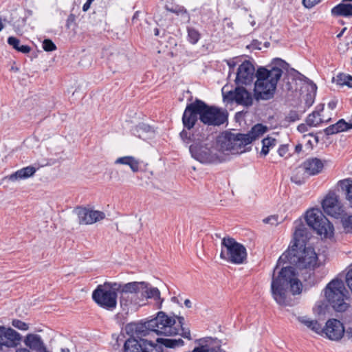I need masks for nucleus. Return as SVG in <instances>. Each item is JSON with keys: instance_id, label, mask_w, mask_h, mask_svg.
<instances>
[{"instance_id": "obj_11", "label": "nucleus", "mask_w": 352, "mask_h": 352, "mask_svg": "<svg viewBox=\"0 0 352 352\" xmlns=\"http://www.w3.org/2000/svg\"><path fill=\"white\" fill-rule=\"evenodd\" d=\"M139 339L130 338L124 344V352H162V348L154 342L138 336Z\"/></svg>"}, {"instance_id": "obj_64", "label": "nucleus", "mask_w": 352, "mask_h": 352, "mask_svg": "<svg viewBox=\"0 0 352 352\" xmlns=\"http://www.w3.org/2000/svg\"><path fill=\"white\" fill-rule=\"evenodd\" d=\"M340 36H342L341 33L338 35V37Z\"/></svg>"}, {"instance_id": "obj_27", "label": "nucleus", "mask_w": 352, "mask_h": 352, "mask_svg": "<svg viewBox=\"0 0 352 352\" xmlns=\"http://www.w3.org/2000/svg\"><path fill=\"white\" fill-rule=\"evenodd\" d=\"M148 283H146V287L142 290V292L146 293L147 298H153L156 304L157 309L162 308L164 299L160 296V292L157 287H148Z\"/></svg>"}, {"instance_id": "obj_57", "label": "nucleus", "mask_w": 352, "mask_h": 352, "mask_svg": "<svg viewBox=\"0 0 352 352\" xmlns=\"http://www.w3.org/2000/svg\"><path fill=\"white\" fill-rule=\"evenodd\" d=\"M16 352H30L29 349L26 348H19L16 349Z\"/></svg>"}, {"instance_id": "obj_41", "label": "nucleus", "mask_w": 352, "mask_h": 352, "mask_svg": "<svg viewBox=\"0 0 352 352\" xmlns=\"http://www.w3.org/2000/svg\"><path fill=\"white\" fill-rule=\"evenodd\" d=\"M180 136L184 140H192L193 142V143L195 142H197V140H199V138H197L194 134H192V136L188 135V132L185 129H184L180 133Z\"/></svg>"}, {"instance_id": "obj_19", "label": "nucleus", "mask_w": 352, "mask_h": 352, "mask_svg": "<svg viewBox=\"0 0 352 352\" xmlns=\"http://www.w3.org/2000/svg\"><path fill=\"white\" fill-rule=\"evenodd\" d=\"M116 287L118 292H124L125 294H129L135 296L139 292H142V290L146 287V282H130L128 283H115L113 285Z\"/></svg>"}, {"instance_id": "obj_31", "label": "nucleus", "mask_w": 352, "mask_h": 352, "mask_svg": "<svg viewBox=\"0 0 352 352\" xmlns=\"http://www.w3.org/2000/svg\"><path fill=\"white\" fill-rule=\"evenodd\" d=\"M8 43L11 45L14 50L23 54H28L30 52L31 48L28 45H20V40L14 37L10 36L8 38Z\"/></svg>"}, {"instance_id": "obj_8", "label": "nucleus", "mask_w": 352, "mask_h": 352, "mask_svg": "<svg viewBox=\"0 0 352 352\" xmlns=\"http://www.w3.org/2000/svg\"><path fill=\"white\" fill-rule=\"evenodd\" d=\"M115 283L99 285L92 293V298L100 307L113 310L117 306V289Z\"/></svg>"}, {"instance_id": "obj_62", "label": "nucleus", "mask_w": 352, "mask_h": 352, "mask_svg": "<svg viewBox=\"0 0 352 352\" xmlns=\"http://www.w3.org/2000/svg\"><path fill=\"white\" fill-rule=\"evenodd\" d=\"M94 1V0H87V2L91 3Z\"/></svg>"}, {"instance_id": "obj_46", "label": "nucleus", "mask_w": 352, "mask_h": 352, "mask_svg": "<svg viewBox=\"0 0 352 352\" xmlns=\"http://www.w3.org/2000/svg\"><path fill=\"white\" fill-rule=\"evenodd\" d=\"M346 283L352 292V268L349 270L346 275Z\"/></svg>"}, {"instance_id": "obj_54", "label": "nucleus", "mask_w": 352, "mask_h": 352, "mask_svg": "<svg viewBox=\"0 0 352 352\" xmlns=\"http://www.w3.org/2000/svg\"><path fill=\"white\" fill-rule=\"evenodd\" d=\"M184 305L188 308H190L192 307V303L189 299H186L184 300Z\"/></svg>"}, {"instance_id": "obj_56", "label": "nucleus", "mask_w": 352, "mask_h": 352, "mask_svg": "<svg viewBox=\"0 0 352 352\" xmlns=\"http://www.w3.org/2000/svg\"><path fill=\"white\" fill-rule=\"evenodd\" d=\"M302 146L301 144H298L295 147V151L296 153H300L302 151Z\"/></svg>"}, {"instance_id": "obj_22", "label": "nucleus", "mask_w": 352, "mask_h": 352, "mask_svg": "<svg viewBox=\"0 0 352 352\" xmlns=\"http://www.w3.org/2000/svg\"><path fill=\"white\" fill-rule=\"evenodd\" d=\"M350 129H352V121L346 122L344 120L341 119L336 124L327 127L324 130V132L327 135H331L342 131H347Z\"/></svg>"}, {"instance_id": "obj_60", "label": "nucleus", "mask_w": 352, "mask_h": 352, "mask_svg": "<svg viewBox=\"0 0 352 352\" xmlns=\"http://www.w3.org/2000/svg\"><path fill=\"white\" fill-rule=\"evenodd\" d=\"M62 352H70L69 349L67 348H63L61 349Z\"/></svg>"}, {"instance_id": "obj_25", "label": "nucleus", "mask_w": 352, "mask_h": 352, "mask_svg": "<svg viewBox=\"0 0 352 352\" xmlns=\"http://www.w3.org/2000/svg\"><path fill=\"white\" fill-rule=\"evenodd\" d=\"M324 110V104H320L316 107V110L310 113L307 119L306 123L309 126H317L323 122L320 112Z\"/></svg>"}, {"instance_id": "obj_4", "label": "nucleus", "mask_w": 352, "mask_h": 352, "mask_svg": "<svg viewBox=\"0 0 352 352\" xmlns=\"http://www.w3.org/2000/svg\"><path fill=\"white\" fill-rule=\"evenodd\" d=\"M175 318L168 316L163 311H159L155 318L135 324L133 330L138 336H146L151 332L166 336H175L178 333Z\"/></svg>"}, {"instance_id": "obj_38", "label": "nucleus", "mask_w": 352, "mask_h": 352, "mask_svg": "<svg viewBox=\"0 0 352 352\" xmlns=\"http://www.w3.org/2000/svg\"><path fill=\"white\" fill-rule=\"evenodd\" d=\"M200 34L198 30L194 28H188V41L192 44H196L200 39Z\"/></svg>"}, {"instance_id": "obj_36", "label": "nucleus", "mask_w": 352, "mask_h": 352, "mask_svg": "<svg viewBox=\"0 0 352 352\" xmlns=\"http://www.w3.org/2000/svg\"><path fill=\"white\" fill-rule=\"evenodd\" d=\"M336 80L338 85L347 86L352 88V76L346 74H339L336 76Z\"/></svg>"}, {"instance_id": "obj_10", "label": "nucleus", "mask_w": 352, "mask_h": 352, "mask_svg": "<svg viewBox=\"0 0 352 352\" xmlns=\"http://www.w3.org/2000/svg\"><path fill=\"white\" fill-rule=\"evenodd\" d=\"M200 121L208 126H220L228 120V112L214 106H209L200 100Z\"/></svg>"}, {"instance_id": "obj_17", "label": "nucleus", "mask_w": 352, "mask_h": 352, "mask_svg": "<svg viewBox=\"0 0 352 352\" xmlns=\"http://www.w3.org/2000/svg\"><path fill=\"white\" fill-rule=\"evenodd\" d=\"M345 332L343 324L338 320H329L325 328H323V333L331 340H339L344 336Z\"/></svg>"}, {"instance_id": "obj_58", "label": "nucleus", "mask_w": 352, "mask_h": 352, "mask_svg": "<svg viewBox=\"0 0 352 352\" xmlns=\"http://www.w3.org/2000/svg\"><path fill=\"white\" fill-rule=\"evenodd\" d=\"M336 106V104L333 102L329 103V107L331 109H333Z\"/></svg>"}, {"instance_id": "obj_30", "label": "nucleus", "mask_w": 352, "mask_h": 352, "mask_svg": "<svg viewBox=\"0 0 352 352\" xmlns=\"http://www.w3.org/2000/svg\"><path fill=\"white\" fill-rule=\"evenodd\" d=\"M342 190L344 192L345 197L352 204V179H346L339 182Z\"/></svg>"}, {"instance_id": "obj_51", "label": "nucleus", "mask_w": 352, "mask_h": 352, "mask_svg": "<svg viewBox=\"0 0 352 352\" xmlns=\"http://www.w3.org/2000/svg\"><path fill=\"white\" fill-rule=\"evenodd\" d=\"M344 333L349 339H352V328H348Z\"/></svg>"}, {"instance_id": "obj_40", "label": "nucleus", "mask_w": 352, "mask_h": 352, "mask_svg": "<svg viewBox=\"0 0 352 352\" xmlns=\"http://www.w3.org/2000/svg\"><path fill=\"white\" fill-rule=\"evenodd\" d=\"M12 324L14 327L23 331H26L29 328L27 323L20 320H13Z\"/></svg>"}, {"instance_id": "obj_5", "label": "nucleus", "mask_w": 352, "mask_h": 352, "mask_svg": "<svg viewBox=\"0 0 352 352\" xmlns=\"http://www.w3.org/2000/svg\"><path fill=\"white\" fill-rule=\"evenodd\" d=\"M191 156L202 164L220 163L225 160L222 150L218 145V139L216 142L209 140L199 138L189 147Z\"/></svg>"}, {"instance_id": "obj_39", "label": "nucleus", "mask_w": 352, "mask_h": 352, "mask_svg": "<svg viewBox=\"0 0 352 352\" xmlns=\"http://www.w3.org/2000/svg\"><path fill=\"white\" fill-rule=\"evenodd\" d=\"M43 48L46 52H52L56 49V47L50 39H45L43 42Z\"/></svg>"}, {"instance_id": "obj_53", "label": "nucleus", "mask_w": 352, "mask_h": 352, "mask_svg": "<svg viewBox=\"0 0 352 352\" xmlns=\"http://www.w3.org/2000/svg\"><path fill=\"white\" fill-rule=\"evenodd\" d=\"M91 4V3L87 1L82 6V10L87 12L89 9Z\"/></svg>"}, {"instance_id": "obj_6", "label": "nucleus", "mask_w": 352, "mask_h": 352, "mask_svg": "<svg viewBox=\"0 0 352 352\" xmlns=\"http://www.w3.org/2000/svg\"><path fill=\"white\" fill-rule=\"evenodd\" d=\"M220 257L232 263L241 264L247 258L246 249L233 238L224 237L221 241Z\"/></svg>"}, {"instance_id": "obj_59", "label": "nucleus", "mask_w": 352, "mask_h": 352, "mask_svg": "<svg viewBox=\"0 0 352 352\" xmlns=\"http://www.w3.org/2000/svg\"><path fill=\"white\" fill-rule=\"evenodd\" d=\"M311 89H312V90H314V91H316V89H317L316 85L315 84L312 83V82H311Z\"/></svg>"}, {"instance_id": "obj_18", "label": "nucleus", "mask_w": 352, "mask_h": 352, "mask_svg": "<svg viewBox=\"0 0 352 352\" xmlns=\"http://www.w3.org/2000/svg\"><path fill=\"white\" fill-rule=\"evenodd\" d=\"M309 239V232L305 226L299 223L294 232L293 240L288 248H303L306 246V242Z\"/></svg>"}, {"instance_id": "obj_35", "label": "nucleus", "mask_w": 352, "mask_h": 352, "mask_svg": "<svg viewBox=\"0 0 352 352\" xmlns=\"http://www.w3.org/2000/svg\"><path fill=\"white\" fill-rule=\"evenodd\" d=\"M277 140L272 137H267L262 140V149L261 154L266 155L268 154L270 150L274 147L276 144Z\"/></svg>"}, {"instance_id": "obj_14", "label": "nucleus", "mask_w": 352, "mask_h": 352, "mask_svg": "<svg viewBox=\"0 0 352 352\" xmlns=\"http://www.w3.org/2000/svg\"><path fill=\"white\" fill-rule=\"evenodd\" d=\"M76 212L78 217L79 223L83 225L93 224L103 220L106 217L102 211L89 210L82 207L76 208Z\"/></svg>"}, {"instance_id": "obj_47", "label": "nucleus", "mask_w": 352, "mask_h": 352, "mask_svg": "<svg viewBox=\"0 0 352 352\" xmlns=\"http://www.w3.org/2000/svg\"><path fill=\"white\" fill-rule=\"evenodd\" d=\"M166 8L168 11L173 12V13H176L177 14L185 11L184 8H182V7H177L175 8H168V6H166Z\"/></svg>"}, {"instance_id": "obj_21", "label": "nucleus", "mask_w": 352, "mask_h": 352, "mask_svg": "<svg viewBox=\"0 0 352 352\" xmlns=\"http://www.w3.org/2000/svg\"><path fill=\"white\" fill-rule=\"evenodd\" d=\"M24 343L30 349L36 352H40L46 347L41 337L38 334L30 333L27 335Z\"/></svg>"}, {"instance_id": "obj_15", "label": "nucleus", "mask_w": 352, "mask_h": 352, "mask_svg": "<svg viewBox=\"0 0 352 352\" xmlns=\"http://www.w3.org/2000/svg\"><path fill=\"white\" fill-rule=\"evenodd\" d=\"M322 206L328 215L338 218L343 212L340 206L338 197L335 192H329L322 202Z\"/></svg>"}, {"instance_id": "obj_49", "label": "nucleus", "mask_w": 352, "mask_h": 352, "mask_svg": "<svg viewBox=\"0 0 352 352\" xmlns=\"http://www.w3.org/2000/svg\"><path fill=\"white\" fill-rule=\"evenodd\" d=\"M314 102V100L313 96L311 94H307V99H306V104L308 107H310L313 104Z\"/></svg>"}, {"instance_id": "obj_50", "label": "nucleus", "mask_w": 352, "mask_h": 352, "mask_svg": "<svg viewBox=\"0 0 352 352\" xmlns=\"http://www.w3.org/2000/svg\"><path fill=\"white\" fill-rule=\"evenodd\" d=\"M227 64L229 66L230 72L231 71H233L234 69V67L236 66V63L234 62V60H229L227 61Z\"/></svg>"}, {"instance_id": "obj_61", "label": "nucleus", "mask_w": 352, "mask_h": 352, "mask_svg": "<svg viewBox=\"0 0 352 352\" xmlns=\"http://www.w3.org/2000/svg\"><path fill=\"white\" fill-rule=\"evenodd\" d=\"M158 34H159V30H158V29H155V35L157 36Z\"/></svg>"}, {"instance_id": "obj_63", "label": "nucleus", "mask_w": 352, "mask_h": 352, "mask_svg": "<svg viewBox=\"0 0 352 352\" xmlns=\"http://www.w3.org/2000/svg\"><path fill=\"white\" fill-rule=\"evenodd\" d=\"M251 24H252V26H254V25H255V21H252V22L251 23Z\"/></svg>"}, {"instance_id": "obj_2", "label": "nucleus", "mask_w": 352, "mask_h": 352, "mask_svg": "<svg viewBox=\"0 0 352 352\" xmlns=\"http://www.w3.org/2000/svg\"><path fill=\"white\" fill-rule=\"evenodd\" d=\"M274 66L270 69L260 67L255 73L253 64L245 60L239 67L236 72L235 82L236 85H248L254 79L255 82L254 91L257 100H269L274 97L278 81L283 75V70H287L289 64L280 58L274 60Z\"/></svg>"}, {"instance_id": "obj_1", "label": "nucleus", "mask_w": 352, "mask_h": 352, "mask_svg": "<svg viewBox=\"0 0 352 352\" xmlns=\"http://www.w3.org/2000/svg\"><path fill=\"white\" fill-rule=\"evenodd\" d=\"M293 265L300 271L305 270L304 280L311 283L314 270L319 266L318 255L311 247L288 248L278 258L272 278L271 292L274 300L280 305H287L288 289L295 294L302 292V285L296 276Z\"/></svg>"}, {"instance_id": "obj_37", "label": "nucleus", "mask_w": 352, "mask_h": 352, "mask_svg": "<svg viewBox=\"0 0 352 352\" xmlns=\"http://www.w3.org/2000/svg\"><path fill=\"white\" fill-rule=\"evenodd\" d=\"M340 219L344 232H352V214H344Z\"/></svg>"}, {"instance_id": "obj_55", "label": "nucleus", "mask_w": 352, "mask_h": 352, "mask_svg": "<svg viewBox=\"0 0 352 352\" xmlns=\"http://www.w3.org/2000/svg\"><path fill=\"white\" fill-rule=\"evenodd\" d=\"M6 19H2L1 17H0V32L3 29V28H4L3 22H6Z\"/></svg>"}, {"instance_id": "obj_12", "label": "nucleus", "mask_w": 352, "mask_h": 352, "mask_svg": "<svg viewBox=\"0 0 352 352\" xmlns=\"http://www.w3.org/2000/svg\"><path fill=\"white\" fill-rule=\"evenodd\" d=\"M223 100L229 103L235 102L244 107H250L252 104L251 94L243 87H236L234 89L226 92L225 88L222 89Z\"/></svg>"}, {"instance_id": "obj_26", "label": "nucleus", "mask_w": 352, "mask_h": 352, "mask_svg": "<svg viewBox=\"0 0 352 352\" xmlns=\"http://www.w3.org/2000/svg\"><path fill=\"white\" fill-rule=\"evenodd\" d=\"M331 14L336 16H352V5L342 1V3H339L331 9Z\"/></svg>"}, {"instance_id": "obj_20", "label": "nucleus", "mask_w": 352, "mask_h": 352, "mask_svg": "<svg viewBox=\"0 0 352 352\" xmlns=\"http://www.w3.org/2000/svg\"><path fill=\"white\" fill-rule=\"evenodd\" d=\"M302 165L310 176L319 174L324 167L322 162L317 157L306 160Z\"/></svg>"}, {"instance_id": "obj_43", "label": "nucleus", "mask_w": 352, "mask_h": 352, "mask_svg": "<svg viewBox=\"0 0 352 352\" xmlns=\"http://www.w3.org/2000/svg\"><path fill=\"white\" fill-rule=\"evenodd\" d=\"M320 1V0H302V4L307 8H311Z\"/></svg>"}, {"instance_id": "obj_13", "label": "nucleus", "mask_w": 352, "mask_h": 352, "mask_svg": "<svg viewBox=\"0 0 352 352\" xmlns=\"http://www.w3.org/2000/svg\"><path fill=\"white\" fill-rule=\"evenodd\" d=\"M200 100L196 99L193 102L188 104L182 116V123L185 129H192L195 125L198 116L200 117Z\"/></svg>"}, {"instance_id": "obj_29", "label": "nucleus", "mask_w": 352, "mask_h": 352, "mask_svg": "<svg viewBox=\"0 0 352 352\" xmlns=\"http://www.w3.org/2000/svg\"><path fill=\"white\" fill-rule=\"evenodd\" d=\"M309 176L302 164L294 170L291 177V181L297 185H302Z\"/></svg>"}, {"instance_id": "obj_3", "label": "nucleus", "mask_w": 352, "mask_h": 352, "mask_svg": "<svg viewBox=\"0 0 352 352\" xmlns=\"http://www.w3.org/2000/svg\"><path fill=\"white\" fill-rule=\"evenodd\" d=\"M267 131V127L262 124H255L246 134L227 133L218 138V145L222 150L232 154L241 153L245 151V146L263 135Z\"/></svg>"}, {"instance_id": "obj_24", "label": "nucleus", "mask_w": 352, "mask_h": 352, "mask_svg": "<svg viewBox=\"0 0 352 352\" xmlns=\"http://www.w3.org/2000/svg\"><path fill=\"white\" fill-rule=\"evenodd\" d=\"M297 320L300 324L316 333L321 334L323 333V327L316 320H311L306 316H298Z\"/></svg>"}, {"instance_id": "obj_52", "label": "nucleus", "mask_w": 352, "mask_h": 352, "mask_svg": "<svg viewBox=\"0 0 352 352\" xmlns=\"http://www.w3.org/2000/svg\"><path fill=\"white\" fill-rule=\"evenodd\" d=\"M298 130L301 132V133H303L305 131H307V126L305 124H300L298 126Z\"/></svg>"}, {"instance_id": "obj_48", "label": "nucleus", "mask_w": 352, "mask_h": 352, "mask_svg": "<svg viewBox=\"0 0 352 352\" xmlns=\"http://www.w3.org/2000/svg\"><path fill=\"white\" fill-rule=\"evenodd\" d=\"M287 151L288 147L285 145H281L278 150V153L279 155L281 157L285 156L287 154Z\"/></svg>"}, {"instance_id": "obj_9", "label": "nucleus", "mask_w": 352, "mask_h": 352, "mask_svg": "<svg viewBox=\"0 0 352 352\" xmlns=\"http://www.w3.org/2000/svg\"><path fill=\"white\" fill-rule=\"evenodd\" d=\"M305 219L307 225L312 228L318 234L325 238L331 237L333 234L334 228L333 224L316 208L307 210Z\"/></svg>"}, {"instance_id": "obj_33", "label": "nucleus", "mask_w": 352, "mask_h": 352, "mask_svg": "<svg viewBox=\"0 0 352 352\" xmlns=\"http://www.w3.org/2000/svg\"><path fill=\"white\" fill-rule=\"evenodd\" d=\"M120 294V303L123 310H126L128 307L133 303V300L135 298V296L127 294L124 292H117V294Z\"/></svg>"}, {"instance_id": "obj_16", "label": "nucleus", "mask_w": 352, "mask_h": 352, "mask_svg": "<svg viewBox=\"0 0 352 352\" xmlns=\"http://www.w3.org/2000/svg\"><path fill=\"white\" fill-rule=\"evenodd\" d=\"M21 340L20 334L11 328L0 326V349L3 346L8 348L16 346Z\"/></svg>"}, {"instance_id": "obj_34", "label": "nucleus", "mask_w": 352, "mask_h": 352, "mask_svg": "<svg viewBox=\"0 0 352 352\" xmlns=\"http://www.w3.org/2000/svg\"><path fill=\"white\" fill-rule=\"evenodd\" d=\"M167 348H175L183 346L184 342L181 338L172 339V338H157L156 340Z\"/></svg>"}, {"instance_id": "obj_44", "label": "nucleus", "mask_w": 352, "mask_h": 352, "mask_svg": "<svg viewBox=\"0 0 352 352\" xmlns=\"http://www.w3.org/2000/svg\"><path fill=\"white\" fill-rule=\"evenodd\" d=\"M150 126L146 124H140L135 127V131L139 133L140 131L149 132L151 131Z\"/></svg>"}, {"instance_id": "obj_28", "label": "nucleus", "mask_w": 352, "mask_h": 352, "mask_svg": "<svg viewBox=\"0 0 352 352\" xmlns=\"http://www.w3.org/2000/svg\"><path fill=\"white\" fill-rule=\"evenodd\" d=\"M116 164L127 165L133 173H137L140 168V161L133 156H124L118 157L115 161Z\"/></svg>"}, {"instance_id": "obj_32", "label": "nucleus", "mask_w": 352, "mask_h": 352, "mask_svg": "<svg viewBox=\"0 0 352 352\" xmlns=\"http://www.w3.org/2000/svg\"><path fill=\"white\" fill-rule=\"evenodd\" d=\"M177 322H176V326L178 327V333L177 335H181L183 338L191 340L190 331L188 328L184 327V318L182 316H175Z\"/></svg>"}, {"instance_id": "obj_42", "label": "nucleus", "mask_w": 352, "mask_h": 352, "mask_svg": "<svg viewBox=\"0 0 352 352\" xmlns=\"http://www.w3.org/2000/svg\"><path fill=\"white\" fill-rule=\"evenodd\" d=\"M201 352H226L223 349L219 346H210L205 345L204 350Z\"/></svg>"}, {"instance_id": "obj_45", "label": "nucleus", "mask_w": 352, "mask_h": 352, "mask_svg": "<svg viewBox=\"0 0 352 352\" xmlns=\"http://www.w3.org/2000/svg\"><path fill=\"white\" fill-rule=\"evenodd\" d=\"M263 222L265 223H270L272 225H276L278 224V217L273 215L263 219Z\"/></svg>"}, {"instance_id": "obj_23", "label": "nucleus", "mask_w": 352, "mask_h": 352, "mask_svg": "<svg viewBox=\"0 0 352 352\" xmlns=\"http://www.w3.org/2000/svg\"><path fill=\"white\" fill-rule=\"evenodd\" d=\"M36 171V168L34 166H29L23 168H21L15 173L8 176L9 180L15 182L19 179H28L34 175Z\"/></svg>"}, {"instance_id": "obj_7", "label": "nucleus", "mask_w": 352, "mask_h": 352, "mask_svg": "<svg viewBox=\"0 0 352 352\" xmlns=\"http://www.w3.org/2000/svg\"><path fill=\"white\" fill-rule=\"evenodd\" d=\"M345 292L343 281L338 279L331 280L325 288V296L336 311H344L348 307V304L344 301Z\"/></svg>"}]
</instances>
